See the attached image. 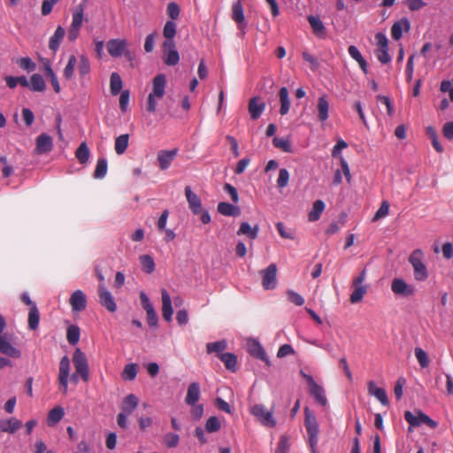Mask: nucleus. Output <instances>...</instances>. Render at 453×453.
<instances>
[{"label":"nucleus","instance_id":"nucleus-1","mask_svg":"<svg viewBox=\"0 0 453 453\" xmlns=\"http://www.w3.org/2000/svg\"><path fill=\"white\" fill-rule=\"evenodd\" d=\"M166 77L163 73L156 75L152 80V88L148 96L146 109L150 113L157 111V100L162 99L165 94Z\"/></svg>","mask_w":453,"mask_h":453},{"label":"nucleus","instance_id":"nucleus-2","mask_svg":"<svg viewBox=\"0 0 453 453\" xmlns=\"http://www.w3.org/2000/svg\"><path fill=\"white\" fill-rule=\"evenodd\" d=\"M250 412L264 427L274 428L277 426L273 408L268 410L264 404L256 403L250 407Z\"/></svg>","mask_w":453,"mask_h":453},{"label":"nucleus","instance_id":"nucleus-3","mask_svg":"<svg viewBox=\"0 0 453 453\" xmlns=\"http://www.w3.org/2000/svg\"><path fill=\"white\" fill-rule=\"evenodd\" d=\"M425 254L420 249L412 251L409 262L413 267L414 278L418 281H425L428 278V271L424 264Z\"/></svg>","mask_w":453,"mask_h":453},{"label":"nucleus","instance_id":"nucleus-4","mask_svg":"<svg viewBox=\"0 0 453 453\" xmlns=\"http://www.w3.org/2000/svg\"><path fill=\"white\" fill-rule=\"evenodd\" d=\"M304 426L308 434V443L310 448L317 447L319 441V424L315 415L308 407L304 409Z\"/></svg>","mask_w":453,"mask_h":453},{"label":"nucleus","instance_id":"nucleus-5","mask_svg":"<svg viewBox=\"0 0 453 453\" xmlns=\"http://www.w3.org/2000/svg\"><path fill=\"white\" fill-rule=\"evenodd\" d=\"M404 418L409 425L413 427L420 426L422 424L427 425L430 428H436L438 426V423L436 421L421 411H418L415 413L407 411L404 413Z\"/></svg>","mask_w":453,"mask_h":453},{"label":"nucleus","instance_id":"nucleus-6","mask_svg":"<svg viewBox=\"0 0 453 453\" xmlns=\"http://www.w3.org/2000/svg\"><path fill=\"white\" fill-rule=\"evenodd\" d=\"M302 376L305 379L308 387L309 393L314 398V400L320 405L326 406L327 404V398L326 396L325 389L322 386L319 385L312 376L301 372Z\"/></svg>","mask_w":453,"mask_h":453},{"label":"nucleus","instance_id":"nucleus-7","mask_svg":"<svg viewBox=\"0 0 453 453\" xmlns=\"http://www.w3.org/2000/svg\"><path fill=\"white\" fill-rule=\"evenodd\" d=\"M73 362L76 373L81 376L84 382H88L89 380L88 363L85 354L80 349L74 350Z\"/></svg>","mask_w":453,"mask_h":453},{"label":"nucleus","instance_id":"nucleus-8","mask_svg":"<svg viewBox=\"0 0 453 453\" xmlns=\"http://www.w3.org/2000/svg\"><path fill=\"white\" fill-rule=\"evenodd\" d=\"M127 41L126 39H111L106 43L108 53L112 58H120L125 56L131 58V52L127 48Z\"/></svg>","mask_w":453,"mask_h":453},{"label":"nucleus","instance_id":"nucleus-9","mask_svg":"<svg viewBox=\"0 0 453 453\" xmlns=\"http://www.w3.org/2000/svg\"><path fill=\"white\" fill-rule=\"evenodd\" d=\"M378 50L376 57L381 64H388L391 61V57L388 54V40L383 33H377L375 35Z\"/></svg>","mask_w":453,"mask_h":453},{"label":"nucleus","instance_id":"nucleus-10","mask_svg":"<svg viewBox=\"0 0 453 453\" xmlns=\"http://www.w3.org/2000/svg\"><path fill=\"white\" fill-rule=\"evenodd\" d=\"M70 377V359L67 356H64L59 363V390L63 394H66L68 390V380Z\"/></svg>","mask_w":453,"mask_h":453},{"label":"nucleus","instance_id":"nucleus-11","mask_svg":"<svg viewBox=\"0 0 453 453\" xmlns=\"http://www.w3.org/2000/svg\"><path fill=\"white\" fill-rule=\"evenodd\" d=\"M262 276V285L266 290L275 288L277 285L276 274L277 266L275 264L269 265L265 269L260 272Z\"/></svg>","mask_w":453,"mask_h":453},{"label":"nucleus","instance_id":"nucleus-12","mask_svg":"<svg viewBox=\"0 0 453 453\" xmlns=\"http://www.w3.org/2000/svg\"><path fill=\"white\" fill-rule=\"evenodd\" d=\"M391 290L395 295L401 296H410L415 293L414 287L401 278H395L392 280Z\"/></svg>","mask_w":453,"mask_h":453},{"label":"nucleus","instance_id":"nucleus-13","mask_svg":"<svg viewBox=\"0 0 453 453\" xmlns=\"http://www.w3.org/2000/svg\"><path fill=\"white\" fill-rule=\"evenodd\" d=\"M99 302L110 312H114L117 310L115 300L109 290L106 289L104 284L99 286Z\"/></svg>","mask_w":453,"mask_h":453},{"label":"nucleus","instance_id":"nucleus-14","mask_svg":"<svg viewBox=\"0 0 453 453\" xmlns=\"http://www.w3.org/2000/svg\"><path fill=\"white\" fill-rule=\"evenodd\" d=\"M69 303L73 312H80L87 307V297L81 290L78 289L71 295Z\"/></svg>","mask_w":453,"mask_h":453},{"label":"nucleus","instance_id":"nucleus-15","mask_svg":"<svg viewBox=\"0 0 453 453\" xmlns=\"http://www.w3.org/2000/svg\"><path fill=\"white\" fill-rule=\"evenodd\" d=\"M247 349L248 352L254 357L266 362L267 365L270 364L266 353L258 341L255 339L249 340L247 342Z\"/></svg>","mask_w":453,"mask_h":453},{"label":"nucleus","instance_id":"nucleus-16","mask_svg":"<svg viewBox=\"0 0 453 453\" xmlns=\"http://www.w3.org/2000/svg\"><path fill=\"white\" fill-rule=\"evenodd\" d=\"M185 196L191 211L196 215L202 212V201L200 197L192 191L189 186L185 188Z\"/></svg>","mask_w":453,"mask_h":453},{"label":"nucleus","instance_id":"nucleus-17","mask_svg":"<svg viewBox=\"0 0 453 453\" xmlns=\"http://www.w3.org/2000/svg\"><path fill=\"white\" fill-rule=\"evenodd\" d=\"M162 298V316L166 322H171L173 319V309L172 306V300L166 289L161 290Z\"/></svg>","mask_w":453,"mask_h":453},{"label":"nucleus","instance_id":"nucleus-18","mask_svg":"<svg viewBox=\"0 0 453 453\" xmlns=\"http://www.w3.org/2000/svg\"><path fill=\"white\" fill-rule=\"evenodd\" d=\"M0 353L12 358H19L21 351L12 346L6 335L0 337Z\"/></svg>","mask_w":453,"mask_h":453},{"label":"nucleus","instance_id":"nucleus-19","mask_svg":"<svg viewBox=\"0 0 453 453\" xmlns=\"http://www.w3.org/2000/svg\"><path fill=\"white\" fill-rule=\"evenodd\" d=\"M35 145L37 154H45L51 151L53 148V141L49 134H42L36 138Z\"/></svg>","mask_w":453,"mask_h":453},{"label":"nucleus","instance_id":"nucleus-20","mask_svg":"<svg viewBox=\"0 0 453 453\" xmlns=\"http://www.w3.org/2000/svg\"><path fill=\"white\" fill-rule=\"evenodd\" d=\"M265 103L257 96H254L250 99L249 102V112L252 119H257L260 118L265 109Z\"/></svg>","mask_w":453,"mask_h":453},{"label":"nucleus","instance_id":"nucleus-21","mask_svg":"<svg viewBox=\"0 0 453 453\" xmlns=\"http://www.w3.org/2000/svg\"><path fill=\"white\" fill-rule=\"evenodd\" d=\"M368 393L374 396L382 405L387 406L388 404L386 390L382 388L376 387L373 380L368 382Z\"/></svg>","mask_w":453,"mask_h":453},{"label":"nucleus","instance_id":"nucleus-22","mask_svg":"<svg viewBox=\"0 0 453 453\" xmlns=\"http://www.w3.org/2000/svg\"><path fill=\"white\" fill-rule=\"evenodd\" d=\"M162 47L165 52V64L167 65H176L180 61V56L176 50L175 43H173V46H166L165 44H163Z\"/></svg>","mask_w":453,"mask_h":453},{"label":"nucleus","instance_id":"nucleus-23","mask_svg":"<svg viewBox=\"0 0 453 453\" xmlns=\"http://www.w3.org/2000/svg\"><path fill=\"white\" fill-rule=\"evenodd\" d=\"M177 155V150H160L157 154V161L161 170H166L170 167L173 160Z\"/></svg>","mask_w":453,"mask_h":453},{"label":"nucleus","instance_id":"nucleus-24","mask_svg":"<svg viewBox=\"0 0 453 453\" xmlns=\"http://www.w3.org/2000/svg\"><path fill=\"white\" fill-rule=\"evenodd\" d=\"M200 385L197 382H192L189 384L187 395L185 397V402L187 404L190 406H194V404L197 403L200 399Z\"/></svg>","mask_w":453,"mask_h":453},{"label":"nucleus","instance_id":"nucleus-25","mask_svg":"<svg viewBox=\"0 0 453 453\" xmlns=\"http://www.w3.org/2000/svg\"><path fill=\"white\" fill-rule=\"evenodd\" d=\"M21 426L22 422L14 417L0 419V431L4 433L14 434Z\"/></svg>","mask_w":453,"mask_h":453},{"label":"nucleus","instance_id":"nucleus-26","mask_svg":"<svg viewBox=\"0 0 453 453\" xmlns=\"http://www.w3.org/2000/svg\"><path fill=\"white\" fill-rule=\"evenodd\" d=\"M318 117L321 122H325L329 118V102L326 95H322L318 99L317 104Z\"/></svg>","mask_w":453,"mask_h":453},{"label":"nucleus","instance_id":"nucleus-27","mask_svg":"<svg viewBox=\"0 0 453 453\" xmlns=\"http://www.w3.org/2000/svg\"><path fill=\"white\" fill-rule=\"evenodd\" d=\"M307 19L311 27L313 34L319 38H325L326 32V27L321 19L314 15H310Z\"/></svg>","mask_w":453,"mask_h":453},{"label":"nucleus","instance_id":"nucleus-28","mask_svg":"<svg viewBox=\"0 0 453 453\" xmlns=\"http://www.w3.org/2000/svg\"><path fill=\"white\" fill-rule=\"evenodd\" d=\"M176 23L173 20L167 21L163 28V35L165 38V41L163 42V44H165L166 46H173V43H175L173 38L176 35Z\"/></svg>","mask_w":453,"mask_h":453},{"label":"nucleus","instance_id":"nucleus-29","mask_svg":"<svg viewBox=\"0 0 453 453\" xmlns=\"http://www.w3.org/2000/svg\"><path fill=\"white\" fill-rule=\"evenodd\" d=\"M139 403L138 397L134 394L127 395L122 401L120 409L121 411L131 415L133 411L137 408Z\"/></svg>","mask_w":453,"mask_h":453},{"label":"nucleus","instance_id":"nucleus-30","mask_svg":"<svg viewBox=\"0 0 453 453\" xmlns=\"http://www.w3.org/2000/svg\"><path fill=\"white\" fill-rule=\"evenodd\" d=\"M410 27V22L407 19H402L401 20L395 22L391 27L392 38L398 41L403 36V28L408 31Z\"/></svg>","mask_w":453,"mask_h":453},{"label":"nucleus","instance_id":"nucleus-31","mask_svg":"<svg viewBox=\"0 0 453 453\" xmlns=\"http://www.w3.org/2000/svg\"><path fill=\"white\" fill-rule=\"evenodd\" d=\"M65 35V29L61 26H58L55 30L54 34L50 36L49 41V48L52 51L56 52L59 49L60 43Z\"/></svg>","mask_w":453,"mask_h":453},{"label":"nucleus","instance_id":"nucleus-32","mask_svg":"<svg viewBox=\"0 0 453 453\" xmlns=\"http://www.w3.org/2000/svg\"><path fill=\"white\" fill-rule=\"evenodd\" d=\"M258 225H256L252 227L248 222H242L237 231V234L246 235L248 238L255 240L258 235Z\"/></svg>","mask_w":453,"mask_h":453},{"label":"nucleus","instance_id":"nucleus-33","mask_svg":"<svg viewBox=\"0 0 453 453\" xmlns=\"http://www.w3.org/2000/svg\"><path fill=\"white\" fill-rule=\"evenodd\" d=\"M65 410L61 406H56L50 411L47 416V424L49 426H54L63 418Z\"/></svg>","mask_w":453,"mask_h":453},{"label":"nucleus","instance_id":"nucleus-34","mask_svg":"<svg viewBox=\"0 0 453 453\" xmlns=\"http://www.w3.org/2000/svg\"><path fill=\"white\" fill-rule=\"evenodd\" d=\"M348 52H349V56L358 63L362 71L365 73H367V62L363 58L359 50L356 46L351 45L349 47Z\"/></svg>","mask_w":453,"mask_h":453},{"label":"nucleus","instance_id":"nucleus-35","mask_svg":"<svg viewBox=\"0 0 453 453\" xmlns=\"http://www.w3.org/2000/svg\"><path fill=\"white\" fill-rule=\"evenodd\" d=\"M279 96L280 100V113L281 115H286L290 108V100L288 96V90L286 87H282L280 89Z\"/></svg>","mask_w":453,"mask_h":453},{"label":"nucleus","instance_id":"nucleus-36","mask_svg":"<svg viewBox=\"0 0 453 453\" xmlns=\"http://www.w3.org/2000/svg\"><path fill=\"white\" fill-rule=\"evenodd\" d=\"M325 207V203L322 200L315 201L313 203L311 211L308 214L309 221H317L320 218L322 212L324 211Z\"/></svg>","mask_w":453,"mask_h":453},{"label":"nucleus","instance_id":"nucleus-37","mask_svg":"<svg viewBox=\"0 0 453 453\" xmlns=\"http://www.w3.org/2000/svg\"><path fill=\"white\" fill-rule=\"evenodd\" d=\"M84 4H80L75 10L73 12V19L71 23V27H73L74 28H80L82 26L83 22V16H84V10H85Z\"/></svg>","mask_w":453,"mask_h":453},{"label":"nucleus","instance_id":"nucleus-38","mask_svg":"<svg viewBox=\"0 0 453 453\" xmlns=\"http://www.w3.org/2000/svg\"><path fill=\"white\" fill-rule=\"evenodd\" d=\"M29 88L32 91L42 92L46 89V84L42 75L35 73L31 76Z\"/></svg>","mask_w":453,"mask_h":453},{"label":"nucleus","instance_id":"nucleus-39","mask_svg":"<svg viewBox=\"0 0 453 453\" xmlns=\"http://www.w3.org/2000/svg\"><path fill=\"white\" fill-rule=\"evenodd\" d=\"M219 358L224 363L227 370L235 372L237 357L234 354L229 352L219 354Z\"/></svg>","mask_w":453,"mask_h":453},{"label":"nucleus","instance_id":"nucleus-40","mask_svg":"<svg viewBox=\"0 0 453 453\" xmlns=\"http://www.w3.org/2000/svg\"><path fill=\"white\" fill-rule=\"evenodd\" d=\"M218 211L224 216H237L240 213L238 207L226 202L218 204Z\"/></svg>","mask_w":453,"mask_h":453},{"label":"nucleus","instance_id":"nucleus-41","mask_svg":"<svg viewBox=\"0 0 453 453\" xmlns=\"http://www.w3.org/2000/svg\"><path fill=\"white\" fill-rule=\"evenodd\" d=\"M129 144V134H125L118 136L115 140L114 150L118 155H122Z\"/></svg>","mask_w":453,"mask_h":453},{"label":"nucleus","instance_id":"nucleus-42","mask_svg":"<svg viewBox=\"0 0 453 453\" xmlns=\"http://www.w3.org/2000/svg\"><path fill=\"white\" fill-rule=\"evenodd\" d=\"M352 287L354 289L350 294L349 301L351 303H357L364 298L365 295L367 292L368 287L366 285H357Z\"/></svg>","mask_w":453,"mask_h":453},{"label":"nucleus","instance_id":"nucleus-43","mask_svg":"<svg viewBox=\"0 0 453 453\" xmlns=\"http://www.w3.org/2000/svg\"><path fill=\"white\" fill-rule=\"evenodd\" d=\"M40 322V313L36 307V304H33V307H30L28 313V327L31 330H36L39 326Z\"/></svg>","mask_w":453,"mask_h":453},{"label":"nucleus","instance_id":"nucleus-44","mask_svg":"<svg viewBox=\"0 0 453 453\" xmlns=\"http://www.w3.org/2000/svg\"><path fill=\"white\" fill-rule=\"evenodd\" d=\"M90 156V150L85 142H81L75 151V157L81 164H86Z\"/></svg>","mask_w":453,"mask_h":453},{"label":"nucleus","instance_id":"nucleus-45","mask_svg":"<svg viewBox=\"0 0 453 453\" xmlns=\"http://www.w3.org/2000/svg\"><path fill=\"white\" fill-rule=\"evenodd\" d=\"M122 80L117 73H112L110 79V89L113 96L118 95L122 89Z\"/></svg>","mask_w":453,"mask_h":453},{"label":"nucleus","instance_id":"nucleus-46","mask_svg":"<svg viewBox=\"0 0 453 453\" xmlns=\"http://www.w3.org/2000/svg\"><path fill=\"white\" fill-rule=\"evenodd\" d=\"M142 270L146 273H152L155 270V262L150 255H142L139 257Z\"/></svg>","mask_w":453,"mask_h":453},{"label":"nucleus","instance_id":"nucleus-47","mask_svg":"<svg viewBox=\"0 0 453 453\" xmlns=\"http://www.w3.org/2000/svg\"><path fill=\"white\" fill-rule=\"evenodd\" d=\"M81 332L79 326L71 325L67 328L66 339L71 345H75L79 342Z\"/></svg>","mask_w":453,"mask_h":453},{"label":"nucleus","instance_id":"nucleus-48","mask_svg":"<svg viewBox=\"0 0 453 453\" xmlns=\"http://www.w3.org/2000/svg\"><path fill=\"white\" fill-rule=\"evenodd\" d=\"M232 18L238 24H242L245 20L243 8H242V3L240 1H238L233 4Z\"/></svg>","mask_w":453,"mask_h":453},{"label":"nucleus","instance_id":"nucleus-49","mask_svg":"<svg viewBox=\"0 0 453 453\" xmlns=\"http://www.w3.org/2000/svg\"><path fill=\"white\" fill-rule=\"evenodd\" d=\"M227 347V342L225 340L214 342H209L206 344V351L207 353H217V354H222L221 352L224 351Z\"/></svg>","mask_w":453,"mask_h":453},{"label":"nucleus","instance_id":"nucleus-50","mask_svg":"<svg viewBox=\"0 0 453 453\" xmlns=\"http://www.w3.org/2000/svg\"><path fill=\"white\" fill-rule=\"evenodd\" d=\"M108 169V163L105 158H99L96 162L94 177L96 179H103L105 177Z\"/></svg>","mask_w":453,"mask_h":453},{"label":"nucleus","instance_id":"nucleus-51","mask_svg":"<svg viewBox=\"0 0 453 453\" xmlns=\"http://www.w3.org/2000/svg\"><path fill=\"white\" fill-rule=\"evenodd\" d=\"M76 65V57L74 55H71L63 72V75L66 80H71L73 78Z\"/></svg>","mask_w":453,"mask_h":453},{"label":"nucleus","instance_id":"nucleus-52","mask_svg":"<svg viewBox=\"0 0 453 453\" xmlns=\"http://www.w3.org/2000/svg\"><path fill=\"white\" fill-rule=\"evenodd\" d=\"M274 147L281 150L284 152H292V145L288 139L281 137H274L273 140Z\"/></svg>","mask_w":453,"mask_h":453},{"label":"nucleus","instance_id":"nucleus-53","mask_svg":"<svg viewBox=\"0 0 453 453\" xmlns=\"http://www.w3.org/2000/svg\"><path fill=\"white\" fill-rule=\"evenodd\" d=\"M137 375V365L134 363L128 364L124 367L122 378L125 380H133Z\"/></svg>","mask_w":453,"mask_h":453},{"label":"nucleus","instance_id":"nucleus-54","mask_svg":"<svg viewBox=\"0 0 453 453\" xmlns=\"http://www.w3.org/2000/svg\"><path fill=\"white\" fill-rule=\"evenodd\" d=\"M290 449L289 437L283 434L280 437L275 453H288Z\"/></svg>","mask_w":453,"mask_h":453},{"label":"nucleus","instance_id":"nucleus-55","mask_svg":"<svg viewBox=\"0 0 453 453\" xmlns=\"http://www.w3.org/2000/svg\"><path fill=\"white\" fill-rule=\"evenodd\" d=\"M78 71L81 77L86 76L90 72V62L88 58L84 55H81L80 58Z\"/></svg>","mask_w":453,"mask_h":453},{"label":"nucleus","instance_id":"nucleus-56","mask_svg":"<svg viewBox=\"0 0 453 453\" xmlns=\"http://www.w3.org/2000/svg\"><path fill=\"white\" fill-rule=\"evenodd\" d=\"M17 64L21 69L27 72H33L36 68L35 63L28 57L19 58Z\"/></svg>","mask_w":453,"mask_h":453},{"label":"nucleus","instance_id":"nucleus-57","mask_svg":"<svg viewBox=\"0 0 453 453\" xmlns=\"http://www.w3.org/2000/svg\"><path fill=\"white\" fill-rule=\"evenodd\" d=\"M415 357L422 368H426L429 365L428 356L421 348L415 349Z\"/></svg>","mask_w":453,"mask_h":453},{"label":"nucleus","instance_id":"nucleus-58","mask_svg":"<svg viewBox=\"0 0 453 453\" xmlns=\"http://www.w3.org/2000/svg\"><path fill=\"white\" fill-rule=\"evenodd\" d=\"M220 421L217 417H210L205 423V429L208 433H214L220 429Z\"/></svg>","mask_w":453,"mask_h":453},{"label":"nucleus","instance_id":"nucleus-59","mask_svg":"<svg viewBox=\"0 0 453 453\" xmlns=\"http://www.w3.org/2000/svg\"><path fill=\"white\" fill-rule=\"evenodd\" d=\"M164 442L167 448H175L180 442V436L177 434L167 433L164 436Z\"/></svg>","mask_w":453,"mask_h":453},{"label":"nucleus","instance_id":"nucleus-60","mask_svg":"<svg viewBox=\"0 0 453 453\" xmlns=\"http://www.w3.org/2000/svg\"><path fill=\"white\" fill-rule=\"evenodd\" d=\"M277 230L280 235L284 239L294 240L295 232L292 229H287L282 222L276 224Z\"/></svg>","mask_w":453,"mask_h":453},{"label":"nucleus","instance_id":"nucleus-61","mask_svg":"<svg viewBox=\"0 0 453 453\" xmlns=\"http://www.w3.org/2000/svg\"><path fill=\"white\" fill-rule=\"evenodd\" d=\"M389 213V203L388 201H383L380 204V207L376 211L372 221H377L382 218H385Z\"/></svg>","mask_w":453,"mask_h":453},{"label":"nucleus","instance_id":"nucleus-62","mask_svg":"<svg viewBox=\"0 0 453 453\" xmlns=\"http://www.w3.org/2000/svg\"><path fill=\"white\" fill-rule=\"evenodd\" d=\"M289 180V173L286 168H281L279 172V177L277 180V186L280 188H283L288 186Z\"/></svg>","mask_w":453,"mask_h":453},{"label":"nucleus","instance_id":"nucleus-63","mask_svg":"<svg viewBox=\"0 0 453 453\" xmlns=\"http://www.w3.org/2000/svg\"><path fill=\"white\" fill-rule=\"evenodd\" d=\"M166 12H167V15L173 21L174 19H178V17L180 15V7L176 3L171 2L167 5Z\"/></svg>","mask_w":453,"mask_h":453},{"label":"nucleus","instance_id":"nucleus-64","mask_svg":"<svg viewBox=\"0 0 453 453\" xmlns=\"http://www.w3.org/2000/svg\"><path fill=\"white\" fill-rule=\"evenodd\" d=\"M288 300L297 306H302L304 303L303 297L294 290H288L287 292Z\"/></svg>","mask_w":453,"mask_h":453}]
</instances>
